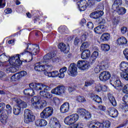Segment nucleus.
Segmentation results:
<instances>
[{
	"mask_svg": "<svg viewBox=\"0 0 128 128\" xmlns=\"http://www.w3.org/2000/svg\"><path fill=\"white\" fill-rule=\"evenodd\" d=\"M30 88H34L36 92H40V94L41 96L45 98H51L52 95L48 90H50V87L42 83H32L30 84Z\"/></svg>",
	"mask_w": 128,
	"mask_h": 128,
	"instance_id": "f257e3e1",
	"label": "nucleus"
},
{
	"mask_svg": "<svg viewBox=\"0 0 128 128\" xmlns=\"http://www.w3.org/2000/svg\"><path fill=\"white\" fill-rule=\"evenodd\" d=\"M22 60H20V54H16L10 58L7 61H4L0 63V66L1 68H8L10 66H22Z\"/></svg>",
	"mask_w": 128,
	"mask_h": 128,
	"instance_id": "f03ea898",
	"label": "nucleus"
},
{
	"mask_svg": "<svg viewBox=\"0 0 128 128\" xmlns=\"http://www.w3.org/2000/svg\"><path fill=\"white\" fill-rule=\"evenodd\" d=\"M26 50L21 53L20 55V56H24V54H28L31 56V60H32V56H36L40 52V46L36 44H27V47Z\"/></svg>",
	"mask_w": 128,
	"mask_h": 128,
	"instance_id": "7ed1b4c3",
	"label": "nucleus"
},
{
	"mask_svg": "<svg viewBox=\"0 0 128 128\" xmlns=\"http://www.w3.org/2000/svg\"><path fill=\"white\" fill-rule=\"evenodd\" d=\"M78 118H80L78 114H72L66 117L64 120V122L68 126L72 124L70 128H78V124H74V122H76L78 120Z\"/></svg>",
	"mask_w": 128,
	"mask_h": 128,
	"instance_id": "20e7f679",
	"label": "nucleus"
},
{
	"mask_svg": "<svg viewBox=\"0 0 128 128\" xmlns=\"http://www.w3.org/2000/svg\"><path fill=\"white\" fill-rule=\"evenodd\" d=\"M54 114V109L52 107H48L45 108L40 113L41 118H48L52 116Z\"/></svg>",
	"mask_w": 128,
	"mask_h": 128,
	"instance_id": "39448f33",
	"label": "nucleus"
},
{
	"mask_svg": "<svg viewBox=\"0 0 128 128\" xmlns=\"http://www.w3.org/2000/svg\"><path fill=\"white\" fill-rule=\"evenodd\" d=\"M34 116L32 114L30 110L26 109L24 110V122L30 124V122H34Z\"/></svg>",
	"mask_w": 128,
	"mask_h": 128,
	"instance_id": "423d86ee",
	"label": "nucleus"
},
{
	"mask_svg": "<svg viewBox=\"0 0 128 128\" xmlns=\"http://www.w3.org/2000/svg\"><path fill=\"white\" fill-rule=\"evenodd\" d=\"M66 87L64 86H58L51 90V93L56 96H62L66 93Z\"/></svg>",
	"mask_w": 128,
	"mask_h": 128,
	"instance_id": "0eeeda50",
	"label": "nucleus"
},
{
	"mask_svg": "<svg viewBox=\"0 0 128 128\" xmlns=\"http://www.w3.org/2000/svg\"><path fill=\"white\" fill-rule=\"evenodd\" d=\"M68 70V74L70 76H78V68H76V64H71Z\"/></svg>",
	"mask_w": 128,
	"mask_h": 128,
	"instance_id": "6e6552de",
	"label": "nucleus"
},
{
	"mask_svg": "<svg viewBox=\"0 0 128 128\" xmlns=\"http://www.w3.org/2000/svg\"><path fill=\"white\" fill-rule=\"evenodd\" d=\"M77 113L79 116H84V118L86 119L90 118H92V114L84 108H78L77 110Z\"/></svg>",
	"mask_w": 128,
	"mask_h": 128,
	"instance_id": "1a4fd4ad",
	"label": "nucleus"
},
{
	"mask_svg": "<svg viewBox=\"0 0 128 128\" xmlns=\"http://www.w3.org/2000/svg\"><path fill=\"white\" fill-rule=\"evenodd\" d=\"M12 102H16V106L19 108H26L28 106V104L26 102L20 99H18L16 98H12Z\"/></svg>",
	"mask_w": 128,
	"mask_h": 128,
	"instance_id": "9d476101",
	"label": "nucleus"
},
{
	"mask_svg": "<svg viewBox=\"0 0 128 128\" xmlns=\"http://www.w3.org/2000/svg\"><path fill=\"white\" fill-rule=\"evenodd\" d=\"M77 66L81 70H85L90 68V64L88 62L85 60H78L77 63Z\"/></svg>",
	"mask_w": 128,
	"mask_h": 128,
	"instance_id": "9b49d317",
	"label": "nucleus"
},
{
	"mask_svg": "<svg viewBox=\"0 0 128 128\" xmlns=\"http://www.w3.org/2000/svg\"><path fill=\"white\" fill-rule=\"evenodd\" d=\"M110 73L108 71H104L99 75V78L102 82H106L110 78Z\"/></svg>",
	"mask_w": 128,
	"mask_h": 128,
	"instance_id": "f8f14e48",
	"label": "nucleus"
},
{
	"mask_svg": "<svg viewBox=\"0 0 128 128\" xmlns=\"http://www.w3.org/2000/svg\"><path fill=\"white\" fill-rule=\"evenodd\" d=\"M78 6L80 12H84L88 8V2L86 0H77Z\"/></svg>",
	"mask_w": 128,
	"mask_h": 128,
	"instance_id": "ddd939ff",
	"label": "nucleus"
},
{
	"mask_svg": "<svg viewBox=\"0 0 128 128\" xmlns=\"http://www.w3.org/2000/svg\"><path fill=\"white\" fill-rule=\"evenodd\" d=\"M110 84L118 90H122V88L124 86V85L122 84V82H120V80H116L115 81L111 80Z\"/></svg>",
	"mask_w": 128,
	"mask_h": 128,
	"instance_id": "4468645a",
	"label": "nucleus"
},
{
	"mask_svg": "<svg viewBox=\"0 0 128 128\" xmlns=\"http://www.w3.org/2000/svg\"><path fill=\"white\" fill-rule=\"evenodd\" d=\"M102 16H104V12L102 10H98L92 12L90 14V16L92 18H94V20H98V18Z\"/></svg>",
	"mask_w": 128,
	"mask_h": 128,
	"instance_id": "2eb2a0df",
	"label": "nucleus"
},
{
	"mask_svg": "<svg viewBox=\"0 0 128 128\" xmlns=\"http://www.w3.org/2000/svg\"><path fill=\"white\" fill-rule=\"evenodd\" d=\"M108 68V64L102 65H97L94 68V72L96 74H98L100 72V71L106 70Z\"/></svg>",
	"mask_w": 128,
	"mask_h": 128,
	"instance_id": "dca6fc26",
	"label": "nucleus"
},
{
	"mask_svg": "<svg viewBox=\"0 0 128 128\" xmlns=\"http://www.w3.org/2000/svg\"><path fill=\"white\" fill-rule=\"evenodd\" d=\"M70 110V103L66 102L63 104L60 107V112L62 114H66V112H68Z\"/></svg>",
	"mask_w": 128,
	"mask_h": 128,
	"instance_id": "f3484780",
	"label": "nucleus"
},
{
	"mask_svg": "<svg viewBox=\"0 0 128 128\" xmlns=\"http://www.w3.org/2000/svg\"><path fill=\"white\" fill-rule=\"evenodd\" d=\"M58 48L60 50L61 52H63L64 54H68V52H70V46L68 45L66 46V44L64 43H60L58 45Z\"/></svg>",
	"mask_w": 128,
	"mask_h": 128,
	"instance_id": "a211bd4d",
	"label": "nucleus"
},
{
	"mask_svg": "<svg viewBox=\"0 0 128 128\" xmlns=\"http://www.w3.org/2000/svg\"><path fill=\"white\" fill-rule=\"evenodd\" d=\"M120 68L124 72H128V62L125 61L121 62Z\"/></svg>",
	"mask_w": 128,
	"mask_h": 128,
	"instance_id": "6ab92c4d",
	"label": "nucleus"
},
{
	"mask_svg": "<svg viewBox=\"0 0 128 128\" xmlns=\"http://www.w3.org/2000/svg\"><path fill=\"white\" fill-rule=\"evenodd\" d=\"M39 102L40 99L37 96H34L31 99V106L32 108H38V104H39Z\"/></svg>",
	"mask_w": 128,
	"mask_h": 128,
	"instance_id": "aec40b11",
	"label": "nucleus"
},
{
	"mask_svg": "<svg viewBox=\"0 0 128 128\" xmlns=\"http://www.w3.org/2000/svg\"><path fill=\"white\" fill-rule=\"evenodd\" d=\"M44 74L47 76H48V78H58V72L57 70L53 71L52 72L44 71Z\"/></svg>",
	"mask_w": 128,
	"mask_h": 128,
	"instance_id": "412c9836",
	"label": "nucleus"
},
{
	"mask_svg": "<svg viewBox=\"0 0 128 128\" xmlns=\"http://www.w3.org/2000/svg\"><path fill=\"white\" fill-rule=\"evenodd\" d=\"M128 44L126 38L124 36L120 37L116 40L118 46H124V44Z\"/></svg>",
	"mask_w": 128,
	"mask_h": 128,
	"instance_id": "4be33fe9",
	"label": "nucleus"
},
{
	"mask_svg": "<svg viewBox=\"0 0 128 128\" xmlns=\"http://www.w3.org/2000/svg\"><path fill=\"white\" fill-rule=\"evenodd\" d=\"M108 112L110 116L112 118H117L118 116V112L114 108H110Z\"/></svg>",
	"mask_w": 128,
	"mask_h": 128,
	"instance_id": "5701e85b",
	"label": "nucleus"
},
{
	"mask_svg": "<svg viewBox=\"0 0 128 128\" xmlns=\"http://www.w3.org/2000/svg\"><path fill=\"white\" fill-rule=\"evenodd\" d=\"M105 30L106 28H104V26L102 25L98 26L94 28V32H96V34H102Z\"/></svg>",
	"mask_w": 128,
	"mask_h": 128,
	"instance_id": "b1692460",
	"label": "nucleus"
},
{
	"mask_svg": "<svg viewBox=\"0 0 128 128\" xmlns=\"http://www.w3.org/2000/svg\"><path fill=\"white\" fill-rule=\"evenodd\" d=\"M99 128H108L110 126V122L108 120H106L104 122H100L98 123L97 124Z\"/></svg>",
	"mask_w": 128,
	"mask_h": 128,
	"instance_id": "393cba45",
	"label": "nucleus"
},
{
	"mask_svg": "<svg viewBox=\"0 0 128 128\" xmlns=\"http://www.w3.org/2000/svg\"><path fill=\"white\" fill-rule=\"evenodd\" d=\"M90 56V52L88 50H83L82 52L81 58L82 60H86Z\"/></svg>",
	"mask_w": 128,
	"mask_h": 128,
	"instance_id": "a878e982",
	"label": "nucleus"
},
{
	"mask_svg": "<svg viewBox=\"0 0 128 128\" xmlns=\"http://www.w3.org/2000/svg\"><path fill=\"white\" fill-rule=\"evenodd\" d=\"M0 120L3 124H6L8 122V116L6 115V113H4V112H2L0 117Z\"/></svg>",
	"mask_w": 128,
	"mask_h": 128,
	"instance_id": "bb28decb",
	"label": "nucleus"
},
{
	"mask_svg": "<svg viewBox=\"0 0 128 128\" xmlns=\"http://www.w3.org/2000/svg\"><path fill=\"white\" fill-rule=\"evenodd\" d=\"M36 124L37 126H46L48 124V122L44 119H42L36 121Z\"/></svg>",
	"mask_w": 128,
	"mask_h": 128,
	"instance_id": "cd10ccee",
	"label": "nucleus"
},
{
	"mask_svg": "<svg viewBox=\"0 0 128 128\" xmlns=\"http://www.w3.org/2000/svg\"><path fill=\"white\" fill-rule=\"evenodd\" d=\"M110 38V34L108 33L103 34L100 37V40L102 42H108Z\"/></svg>",
	"mask_w": 128,
	"mask_h": 128,
	"instance_id": "c85d7f7f",
	"label": "nucleus"
},
{
	"mask_svg": "<svg viewBox=\"0 0 128 128\" xmlns=\"http://www.w3.org/2000/svg\"><path fill=\"white\" fill-rule=\"evenodd\" d=\"M108 98L112 106H116V98H114V96L112 94L110 93L108 94Z\"/></svg>",
	"mask_w": 128,
	"mask_h": 128,
	"instance_id": "c756f323",
	"label": "nucleus"
},
{
	"mask_svg": "<svg viewBox=\"0 0 128 128\" xmlns=\"http://www.w3.org/2000/svg\"><path fill=\"white\" fill-rule=\"evenodd\" d=\"M34 70L36 72H44L45 70L44 66L41 65L40 63L35 64Z\"/></svg>",
	"mask_w": 128,
	"mask_h": 128,
	"instance_id": "7c9ffc66",
	"label": "nucleus"
},
{
	"mask_svg": "<svg viewBox=\"0 0 128 128\" xmlns=\"http://www.w3.org/2000/svg\"><path fill=\"white\" fill-rule=\"evenodd\" d=\"M46 100H41L39 101V103L37 104V108L38 110H40V108H44L46 106Z\"/></svg>",
	"mask_w": 128,
	"mask_h": 128,
	"instance_id": "2f4dec72",
	"label": "nucleus"
},
{
	"mask_svg": "<svg viewBox=\"0 0 128 128\" xmlns=\"http://www.w3.org/2000/svg\"><path fill=\"white\" fill-rule=\"evenodd\" d=\"M18 66H10L9 67H8L6 68V71L8 74H9V72H16V68Z\"/></svg>",
	"mask_w": 128,
	"mask_h": 128,
	"instance_id": "473e14b6",
	"label": "nucleus"
},
{
	"mask_svg": "<svg viewBox=\"0 0 128 128\" xmlns=\"http://www.w3.org/2000/svg\"><path fill=\"white\" fill-rule=\"evenodd\" d=\"M54 57V52H50L46 54L44 57V60H49L51 58H52Z\"/></svg>",
	"mask_w": 128,
	"mask_h": 128,
	"instance_id": "72a5a7b5",
	"label": "nucleus"
},
{
	"mask_svg": "<svg viewBox=\"0 0 128 128\" xmlns=\"http://www.w3.org/2000/svg\"><path fill=\"white\" fill-rule=\"evenodd\" d=\"M21 108H19L16 105L13 108V112L15 116H18L20 114Z\"/></svg>",
	"mask_w": 128,
	"mask_h": 128,
	"instance_id": "f704fd0d",
	"label": "nucleus"
},
{
	"mask_svg": "<svg viewBox=\"0 0 128 128\" xmlns=\"http://www.w3.org/2000/svg\"><path fill=\"white\" fill-rule=\"evenodd\" d=\"M116 12L119 14V16H122V14H124L126 12V10L124 7L119 8Z\"/></svg>",
	"mask_w": 128,
	"mask_h": 128,
	"instance_id": "c9c22d12",
	"label": "nucleus"
},
{
	"mask_svg": "<svg viewBox=\"0 0 128 128\" xmlns=\"http://www.w3.org/2000/svg\"><path fill=\"white\" fill-rule=\"evenodd\" d=\"M91 98L94 102L100 104V102H102V98H100L98 95H92Z\"/></svg>",
	"mask_w": 128,
	"mask_h": 128,
	"instance_id": "e433bc0d",
	"label": "nucleus"
},
{
	"mask_svg": "<svg viewBox=\"0 0 128 128\" xmlns=\"http://www.w3.org/2000/svg\"><path fill=\"white\" fill-rule=\"evenodd\" d=\"M110 46L108 44H101V50L104 52H108L110 50Z\"/></svg>",
	"mask_w": 128,
	"mask_h": 128,
	"instance_id": "4c0bfd02",
	"label": "nucleus"
},
{
	"mask_svg": "<svg viewBox=\"0 0 128 128\" xmlns=\"http://www.w3.org/2000/svg\"><path fill=\"white\" fill-rule=\"evenodd\" d=\"M10 58L6 56V54H3L1 55H0V64L1 62H6V60H9Z\"/></svg>",
	"mask_w": 128,
	"mask_h": 128,
	"instance_id": "58836bf2",
	"label": "nucleus"
},
{
	"mask_svg": "<svg viewBox=\"0 0 128 128\" xmlns=\"http://www.w3.org/2000/svg\"><path fill=\"white\" fill-rule=\"evenodd\" d=\"M76 100L78 102H86V98H84V97L82 96H76Z\"/></svg>",
	"mask_w": 128,
	"mask_h": 128,
	"instance_id": "ea45409f",
	"label": "nucleus"
},
{
	"mask_svg": "<svg viewBox=\"0 0 128 128\" xmlns=\"http://www.w3.org/2000/svg\"><path fill=\"white\" fill-rule=\"evenodd\" d=\"M98 57V51H95L92 53L91 56V60L92 62H94L95 60H96Z\"/></svg>",
	"mask_w": 128,
	"mask_h": 128,
	"instance_id": "a19ab883",
	"label": "nucleus"
},
{
	"mask_svg": "<svg viewBox=\"0 0 128 128\" xmlns=\"http://www.w3.org/2000/svg\"><path fill=\"white\" fill-rule=\"evenodd\" d=\"M89 45L90 44H88V42H83L80 48L81 52L82 50H85V48H88Z\"/></svg>",
	"mask_w": 128,
	"mask_h": 128,
	"instance_id": "79ce46f5",
	"label": "nucleus"
},
{
	"mask_svg": "<svg viewBox=\"0 0 128 128\" xmlns=\"http://www.w3.org/2000/svg\"><path fill=\"white\" fill-rule=\"evenodd\" d=\"M36 84V82H32V83H30V84H29V86H30V88H29V96H34V90H36V89L34 88H32L30 87V84Z\"/></svg>",
	"mask_w": 128,
	"mask_h": 128,
	"instance_id": "37998d69",
	"label": "nucleus"
},
{
	"mask_svg": "<svg viewBox=\"0 0 128 128\" xmlns=\"http://www.w3.org/2000/svg\"><path fill=\"white\" fill-rule=\"evenodd\" d=\"M58 122H60L56 118L52 117L50 118V126H52V124H57Z\"/></svg>",
	"mask_w": 128,
	"mask_h": 128,
	"instance_id": "c03bdc74",
	"label": "nucleus"
},
{
	"mask_svg": "<svg viewBox=\"0 0 128 128\" xmlns=\"http://www.w3.org/2000/svg\"><path fill=\"white\" fill-rule=\"evenodd\" d=\"M28 74V73L26 71H22L18 73H17V77L19 78H22V76H26Z\"/></svg>",
	"mask_w": 128,
	"mask_h": 128,
	"instance_id": "a18cd8bd",
	"label": "nucleus"
},
{
	"mask_svg": "<svg viewBox=\"0 0 128 128\" xmlns=\"http://www.w3.org/2000/svg\"><path fill=\"white\" fill-rule=\"evenodd\" d=\"M68 28L66 26H60L58 28V30L60 34H64V32H66Z\"/></svg>",
	"mask_w": 128,
	"mask_h": 128,
	"instance_id": "49530a36",
	"label": "nucleus"
},
{
	"mask_svg": "<svg viewBox=\"0 0 128 128\" xmlns=\"http://www.w3.org/2000/svg\"><path fill=\"white\" fill-rule=\"evenodd\" d=\"M82 42H84V40H82V39L76 38L74 40V44L75 46H78V44H82Z\"/></svg>",
	"mask_w": 128,
	"mask_h": 128,
	"instance_id": "de8ad7c7",
	"label": "nucleus"
},
{
	"mask_svg": "<svg viewBox=\"0 0 128 128\" xmlns=\"http://www.w3.org/2000/svg\"><path fill=\"white\" fill-rule=\"evenodd\" d=\"M4 108H6V104L4 102L0 103V112H6V111L4 110Z\"/></svg>",
	"mask_w": 128,
	"mask_h": 128,
	"instance_id": "09e8293b",
	"label": "nucleus"
},
{
	"mask_svg": "<svg viewBox=\"0 0 128 128\" xmlns=\"http://www.w3.org/2000/svg\"><path fill=\"white\" fill-rule=\"evenodd\" d=\"M120 76L122 78L128 82V74L126 72H122L120 73Z\"/></svg>",
	"mask_w": 128,
	"mask_h": 128,
	"instance_id": "8fccbe9b",
	"label": "nucleus"
},
{
	"mask_svg": "<svg viewBox=\"0 0 128 128\" xmlns=\"http://www.w3.org/2000/svg\"><path fill=\"white\" fill-rule=\"evenodd\" d=\"M120 8V6L116 5V4H113L112 7V10L114 12H117L118 10V9Z\"/></svg>",
	"mask_w": 128,
	"mask_h": 128,
	"instance_id": "3c124183",
	"label": "nucleus"
},
{
	"mask_svg": "<svg viewBox=\"0 0 128 128\" xmlns=\"http://www.w3.org/2000/svg\"><path fill=\"white\" fill-rule=\"evenodd\" d=\"M94 84V80H88L85 82V86H92V84Z\"/></svg>",
	"mask_w": 128,
	"mask_h": 128,
	"instance_id": "603ef678",
	"label": "nucleus"
},
{
	"mask_svg": "<svg viewBox=\"0 0 128 128\" xmlns=\"http://www.w3.org/2000/svg\"><path fill=\"white\" fill-rule=\"evenodd\" d=\"M20 80V78L18 77V74H14L10 78V82H16Z\"/></svg>",
	"mask_w": 128,
	"mask_h": 128,
	"instance_id": "864d4df0",
	"label": "nucleus"
},
{
	"mask_svg": "<svg viewBox=\"0 0 128 128\" xmlns=\"http://www.w3.org/2000/svg\"><path fill=\"white\" fill-rule=\"evenodd\" d=\"M120 108L122 110H124L126 112L128 110V103L122 104L120 105Z\"/></svg>",
	"mask_w": 128,
	"mask_h": 128,
	"instance_id": "5fc2aeb1",
	"label": "nucleus"
},
{
	"mask_svg": "<svg viewBox=\"0 0 128 128\" xmlns=\"http://www.w3.org/2000/svg\"><path fill=\"white\" fill-rule=\"evenodd\" d=\"M94 88H95V90L98 92H102V84H96Z\"/></svg>",
	"mask_w": 128,
	"mask_h": 128,
	"instance_id": "6e6d98bb",
	"label": "nucleus"
},
{
	"mask_svg": "<svg viewBox=\"0 0 128 128\" xmlns=\"http://www.w3.org/2000/svg\"><path fill=\"white\" fill-rule=\"evenodd\" d=\"M6 112H4V113L6 114V112H12V106L10 104L6 105V110H5Z\"/></svg>",
	"mask_w": 128,
	"mask_h": 128,
	"instance_id": "4d7b16f0",
	"label": "nucleus"
},
{
	"mask_svg": "<svg viewBox=\"0 0 128 128\" xmlns=\"http://www.w3.org/2000/svg\"><path fill=\"white\" fill-rule=\"evenodd\" d=\"M50 126L52 128H60V122H58V123L50 125Z\"/></svg>",
	"mask_w": 128,
	"mask_h": 128,
	"instance_id": "13d9d810",
	"label": "nucleus"
},
{
	"mask_svg": "<svg viewBox=\"0 0 128 128\" xmlns=\"http://www.w3.org/2000/svg\"><path fill=\"white\" fill-rule=\"evenodd\" d=\"M95 4V0H88V5L89 6H90V8L94 6Z\"/></svg>",
	"mask_w": 128,
	"mask_h": 128,
	"instance_id": "bf43d9fd",
	"label": "nucleus"
},
{
	"mask_svg": "<svg viewBox=\"0 0 128 128\" xmlns=\"http://www.w3.org/2000/svg\"><path fill=\"white\" fill-rule=\"evenodd\" d=\"M122 92L124 94H128V84H126L124 86Z\"/></svg>",
	"mask_w": 128,
	"mask_h": 128,
	"instance_id": "052dcab7",
	"label": "nucleus"
},
{
	"mask_svg": "<svg viewBox=\"0 0 128 128\" xmlns=\"http://www.w3.org/2000/svg\"><path fill=\"white\" fill-rule=\"evenodd\" d=\"M123 54L125 56V58L128 61V48L125 49L123 52Z\"/></svg>",
	"mask_w": 128,
	"mask_h": 128,
	"instance_id": "680f3d73",
	"label": "nucleus"
},
{
	"mask_svg": "<svg viewBox=\"0 0 128 128\" xmlns=\"http://www.w3.org/2000/svg\"><path fill=\"white\" fill-rule=\"evenodd\" d=\"M114 4H116L118 6H120L122 4V0H114Z\"/></svg>",
	"mask_w": 128,
	"mask_h": 128,
	"instance_id": "e2e57ef3",
	"label": "nucleus"
},
{
	"mask_svg": "<svg viewBox=\"0 0 128 128\" xmlns=\"http://www.w3.org/2000/svg\"><path fill=\"white\" fill-rule=\"evenodd\" d=\"M89 34L88 32H85L82 36V40L83 42L86 40V38L88 36Z\"/></svg>",
	"mask_w": 128,
	"mask_h": 128,
	"instance_id": "0e129e2a",
	"label": "nucleus"
},
{
	"mask_svg": "<svg viewBox=\"0 0 128 128\" xmlns=\"http://www.w3.org/2000/svg\"><path fill=\"white\" fill-rule=\"evenodd\" d=\"M128 32V28L126 27H122L121 28V32L122 34H124Z\"/></svg>",
	"mask_w": 128,
	"mask_h": 128,
	"instance_id": "69168bd1",
	"label": "nucleus"
},
{
	"mask_svg": "<svg viewBox=\"0 0 128 128\" xmlns=\"http://www.w3.org/2000/svg\"><path fill=\"white\" fill-rule=\"evenodd\" d=\"M98 109H99L100 110H102V112H106V106L102 105L98 106Z\"/></svg>",
	"mask_w": 128,
	"mask_h": 128,
	"instance_id": "338daca9",
	"label": "nucleus"
},
{
	"mask_svg": "<svg viewBox=\"0 0 128 128\" xmlns=\"http://www.w3.org/2000/svg\"><path fill=\"white\" fill-rule=\"evenodd\" d=\"M122 100L124 102L125 104H128V96L127 95H125L122 98Z\"/></svg>",
	"mask_w": 128,
	"mask_h": 128,
	"instance_id": "774afa93",
	"label": "nucleus"
}]
</instances>
